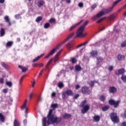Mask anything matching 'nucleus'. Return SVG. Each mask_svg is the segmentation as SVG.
I'll return each mask as SVG.
<instances>
[{"instance_id": "1", "label": "nucleus", "mask_w": 126, "mask_h": 126, "mask_svg": "<svg viewBox=\"0 0 126 126\" xmlns=\"http://www.w3.org/2000/svg\"><path fill=\"white\" fill-rule=\"evenodd\" d=\"M55 111L54 109H50L47 116V123L48 125H52V124H60L62 122L63 119L61 117H55V115L53 114V111Z\"/></svg>"}, {"instance_id": "2", "label": "nucleus", "mask_w": 126, "mask_h": 126, "mask_svg": "<svg viewBox=\"0 0 126 126\" xmlns=\"http://www.w3.org/2000/svg\"><path fill=\"white\" fill-rule=\"evenodd\" d=\"M73 36H74V33H71L66 38V39L64 40V41H62L61 43H60L58 46L51 50V51L48 53V54L45 57V59H49V57H51V56H53V55H54L55 53H56V51L59 50V49H60V47H62V45H63L64 43L67 42V41H68V40H70V39H71Z\"/></svg>"}, {"instance_id": "3", "label": "nucleus", "mask_w": 126, "mask_h": 126, "mask_svg": "<svg viewBox=\"0 0 126 126\" xmlns=\"http://www.w3.org/2000/svg\"><path fill=\"white\" fill-rule=\"evenodd\" d=\"M88 23H89V22L86 21L84 24L80 27L76 32V37H79V36H81V37H85V36H86V33H83V31H84L85 27L87 26Z\"/></svg>"}, {"instance_id": "4", "label": "nucleus", "mask_w": 126, "mask_h": 126, "mask_svg": "<svg viewBox=\"0 0 126 126\" xmlns=\"http://www.w3.org/2000/svg\"><path fill=\"white\" fill-rule=\"evenodd\" d=\"M87 101L85 100L82 101L80 103V107L82 108L81 109L82 114H86L87 112H88L90 109V106L88 104H86Z\"/></svg>"}, {"instance_id": "5", "label": "nucleus", "mask_w": 126, "mask_h": 126, "mask_svg": "<svg viewBox=\"0 0 126 126\" xmlns=\"http://www.w3.org/2000/svg\"><path fill=\"white\" fill-rule=\"evenodd\" d=\"M73 92L71 90H67L65 92H63L62 94V97L63 100L67 99L68 96H73Z\"/></svg>"}, {"instance_id": "6", "label": "nucleus", "mask_w": 126, "mask_h": 126, "mask_svg": "<svg viewBox=\"0 0 126 126\" xmlns=\"http://www.w3.org/2000/svg\"><path fill=\"white\" fill-rule=\"evenodd\" d=\"M110 119L112 122L115 124H118L120 123V118H119V117H118V115L116 113H112L110 114Z\"/></svg>"}, {"instance_id": "7", "label": "nucleus", "mask_w": 126, "mask_h": 126, "mask_svg": "<svg viewBox=\"0 0 126 126\" xmlns=\"http://www.w3.org/2000/svg\"><path fill=\"white\" fill-rule=\"evenodd\" d=\"M120 103H121V100H118L117 101H115L114 99H110L108 101V103L110 106H113L114 108H117L119 106H120Z\"/></svg>"}, {"instance_id": "8", "label": "nucleus", "mask_w": 126, "mask_h": 126, "mask_svg": "<svg viewBox=\"0 0 126 126\" xmlns=\"http://www.w3.org/2000/svg\"><path fill=\"white\" fill-rule=\"evenodd\" d=\"M81 91L83 94H85V95H89L91 93V91L89 90V87L87 86L82 87Z\"/></svg>"}, {"instance_id": "9", "label": "nucleus", "mask_w": 126, "mask_h": 126, "mask_svg": "<svg viewBox=\"0 0 126 126\" xmlns=\"http://www.w3.org/2000/svg\"><path fill=\"white\" fill-rule=\"evenodd\" d=\"M73 46H74V41H70L67 43L66 45V48L69 50V51H72V48H73Z\"/></svg>"}, {"instance_id": "10", "label": "nucleus", "mask_w": 126, "mask_h": 126, "mask_svg": "<svg viewBox=\"0 0 126 126\" xmlns=\"http://www.w3.org/2000/svg\"><path fill=\"white\" fill-rule=\"evenodd\" d=\"M125 72H126V70L124 68H122L120 69H119L117 71H115V73L116 75H124L125 74Z\"/></svg>"}, {"instance_id": "11", "label": "nucleus", "mask_w": 126, "mask_h": 126, "mask_svg": "<svg viewBox=\"0 0 126 126\" xmlns=\"http://www.w3.org/2000/svg\"><path fill=\"white\" fill-rule=\"evenodd\" d=\"M27 99H26L25 102H24L23 106L21 107V109L24 110V109H26L25 113L26 114H28V112H27V111H28V108H27Z\"/></svg>"}, {"instance_id": "12", "label": "nucleus", "mask_w": 126, "mask_h": 126, "mask_svg": "<svg viewBox=\"0 0 126 126\" xmlns=\"http://www.w3.org/2000/svg\"><path fill=\"white\" fill-rule=\"evenodd\" d=\"M117 91V88L112 86L109 88V92L112 94H115Z\"/></svg>"}, {"instance_id": "13", "label": "nucleus", "mask_w": 126, "mask_h": 126, "mask_svg": "<svg viewBox=\"0 0 126 126\" xmlns=\"http://www.w3.org/2000/svg\"><path fill=\"white\" fill-rule=\"evenodd\" d=\"M112 10L113 8L111 7L106 9L104 8L102 9V11H103V13H104V14H108V13H110V12H111V11H112Z\"/></svg>"}, {"instance_id": "14", "label": "nucleus", "mask_w": 126, "mask_h": 126, "mask_svg": "<svg viewBox=\"0 0 126 126\" xmlns=\"http://www.w3.org/2000/svg\"><path fill=\"white\" fill-rule=\"evenodd\" d=\"M4 19L5 21L7 23H8V26H11V25H12L11 22H10V19H9V17H8V16H5L4 17Z\"/></svg>"}, {"instance_id": "15", "label": "nucleus", "mask_w": 126, "mask_h": 126, "mask_svg": "<svg viewBox=\"0 0 126 126\" xmlns=\"http://www.w3.org/2000/svg\"><path fill=\"white\" fill-rule=\"evenodd\" d=\"M116 17H117V14H112L108 17V20H109V21H113V20H115V19H116Z\"/></svg>"}, {"instance_id": "16", "label": "nucleus", "mask_w": 126, "mask_h": 126, "mask_svg": "<svg viewBox=\"0 0 126 126\" xmlns=\"http://www.w3.org/2000/svg\"><path fill=\"white\" fill-rule=\"evenodd\" d=\"M63 118L64 120L66 119H70V118H71V114L68 113L64 114L63 116Z\"/></svg>"}, {"instance_id": "17", "label": "nucleus", "mask_w": 126, "mask_h": 126, "mask_svg": "<svg viewBox=\"0 0 126 126\" xmlns=\"http://www.w3.org/2000/svg\"><path fill=\"white\" fill-rule=\"evenodd\" d=\"M19 68H20V69L22 70V72H26L27 70H28V68H26L25 66L19 65L18 66Z\"/></svg>"}, {"instance_id": "18", "label": "nucleus", "mask_w": 126, "mask_h": 126, "mask_svg": "<svg viewBox=\"0 0 126 126\" xmlns=\"http://www.w3.org/2000/svg\"><path fill=\"white\" fill-rule=\"evenodd\" d=\"M82 22V21H81L80 22H79L77 24H76L75 25H74L73 26H71L69 29V31H72V30H73V29H75V28L77 26H78V25H79V24H80V23H81Z\"/></svg>"}, {"instance_id": "19", "label": "nucleus", "mask_w": 126, "mask_h": 126, "mask_svg": "<svg viewBox=\"0 0 126 126\" xmlns=\"http://www.w3.org/2000/svg\"><path fill=\"white\" fill-rule=\"evenodd\" d=\"M44 55H45L44 54H42L40 56H37L32 60V63H35V62H37V61H39V60H40V59H41V58H42V57H43Z\"/></svg>"}, {"instance_id": "20", "label": "nucleus", "mask_w": 126, "mask_h": 126, "mask_svg": "<svg viewBox=\"0 0 126 126\" xmlns=\"http://www.w3.org/2000/svg\"><path fill=\"white\" fill-rule=\"evenodd\" d=\"M93 119L94 122H98L100 121V117L99 115H95L93 117Z\"/></svg>"}, {"instance_id": "21", "label": "nucleus", "mask_w": 126, "mask_h": 126, "mask_svg": "<svg viewBox=\"0 0 126 126\" xmlns=\"http://www.w3.org/2000/svg\"><path fill=\"white\" fill-rule=\"evenodd\" d=\"M98 82H97L96 81H91L90 82H89V84L90 85V86L91 87V88H93V87H94V84L95 83H97Z\"/></svg>"}, {"instance_id": "22", "label": "nucleus", "mask_w": 126, "mask_h": 126, "mask_svg": "<svg viewBox=\"0 0 126 126\" xmlns=\"http://www.w3.org/2000/svg\"><path fill=\"white\" fill-rule=\"evenodd\" d=\"M75 69L76 71H80L81 70H82V68L79 64H77L75 66Z\"/></svg>"}, {"instance_id": "23", "label": "nucleus", "mask_w": 126, "mask_h": 126, "mask_svg": "<svg viewBox=\"0 0 126 126\" xmlns=\"http://www.w3.org/2000/svg\"><path fill=\"white\" fill-rule=\"evenodd\" d=\"M53 60H54V59L51 58L50 59V60L47 63L46 66V68L47 69H49V66H50V64H51L53 62Z\"/></svg>"}, {"instance_id": "24", "label": "nucleus", "mask_w": 126, "mask_h": 126, "mask_svg": "<svg viewBox=\"0 0 126 126\" xmlns=\"http://www.w3.org/2000/svg\"><path fill=\"white\" fill-rule=\"evenodd\" d=\"M12 45H13V42L9 41L7 42L5 46L6 48H10V47H11Z\"/></svg>"}, {"instance_id": "25", "label": "nucleus", "mask_w": 126, "mask_h": 126, "mask_svg": "<svg viewBox=\"0 0 126 126\" xmlns=\"http://www.w3.org/2000/svg\"><path fill=\"white\" fill-rule=\"evenodd\" d=\"M5 34V30L3 28H1L0 31V35L1 37L4 36Z\"/></svg>"}, {"instance_id": "26", "label": "nucleus", "mask_w": 126, "mask_h": 126, "mask_svg": "<svg viewBox=\"0 0 126 126\" xmlns=\"http://www.w3.org/2000/svg\"><path fill=\"white\" fill-rule=\"evenodd\" d=\"M105 15V14L104 13L103 10H102L101 11H100L99 12H98L96 14V16L97 17V18H99L101 17V16H103V15Z\"/></svg>"}, {"instance_id": "27", "label": "nucleus", "mask_w": 126, "mask_h": 126, "mask_svg": "<svg viewBox=\"0 0 126 126\" xmlns=\"http://www.w3.org/2000/svg\"><path fill=\"white\" fill-rule=\"evenodd\" d=\"M110 109V105H106L105 106L102 108V110L103 112H106V111H108Z\"/></svg>"}, {"instance_id": "28", "label": "nucleus", "mask_w": 126, "mask_h": 126, "mask_svg": "<svg viewBox=\"0 0 126 126\" xmlns=\"http://www.w3.org/2000/svg\"><path fill=\"white\" fill-rule=\"evenodd\" d=\"M13 125H14V126H20V123H19V121H18V120L16 119L14 120Z\"/></svg>"}, {"instance_id": "29", "label": "nucleus", "mask_w": 126, "mask_h": 126, "mask_svg": "<svg viewBox=\"0 0 126 126\" xmlns=\"http://www.w3.org/2000/svg\"><path fill=\"white\" fill-rule=\"evenodd\" d=\"M97 55H98V52H97V51L93 50L91 52V56H92V57H96Z\"/></svg>"}, {"instance_id": "30", "label": "nucleus", "mask_w": 126, "mask_h": 126, "mask_svg": "<svg viewBox=\"0 0 126 126\" xmlns=\"http://www.w3.org/2000/svg\"><path fill=\"white\" fill-rule=\"evenodd\" d=\"M122 0H117L116 1H114L113 3L112 6H111L112 9L114 8V7H115V6H116V5H117V4H118V3H119V2H121V1H122Z\"/></svg>"}, {"instance_id": "31", "label": "nucleus", "mask_w": 126, "mask_h": 126, "mask_svg": "<svg viewBox=\"0 0 126 126\" xmlns=\"http://www.w3.org/2000/svg\"><path fill=\"white\" fill-rule=\"evenodd\" d=\"M117 59L118 61H125V56L122 55H119Z\"/></svg>"}, {"instance_id": "32", "label": "nucleus", "mask_w": 126, "mask_h": 126, "mask_svg": "<svg viewBox=\"0 0 126 126\" xmlns=\"http://www.w3.org/2000/svg\"><path fill=\"white\" fill-rule=\"evenodd\" d=\"M51 108H52L53 110H56L57 108H58V104L57 103H52L51 105Z\"/></svg>"}, {"instance_id": "33", "label": "nucleus", "mask_w": 126, "mask_h": 126, "mask_svg": "<svg viewBox=\"0 0 126 126\" xmlns=\"http://www.w3.org/2000/svg\"><path fill=\"white\" fill-rule=\"evenodd\" d=\"M0 121L2 123H4L5 121V118H4V116L1 113H0Z\"/></svg>"}, {"instance_id": "34", "label": "nucleus", "mask_w": 126, "mask_h": 126, "mask_svg": "<svg viewBox=\"0 0 126 126\" xmlns=\"http://www.w3.org/2000/svg\"><path fill=\"white\" fill-rule=\"evenodd\" d=\"M42 126H47V118H46V117H43L42 118Z\"/></svg>"}, {"instance_id": "35", "label": "nucleus", "mask_w": 126, "mask_h": 126, "mask_svg": "<svg viewBox=\"0 0 126 126\" xmlns=\"http://www.w3.org/2000/svg\"><path fill=\"white\" fill-rule=\"evenodd\" d=\"M1 65L3 68H5V69H8V65H7V64L4 63V62H1Z\"/></svg>"}, {"instance_id": "36", "label": "nucleus", "mask_w": 126, "mask_h": 126, "mask_svg": "<svg viewBox=\"0 0 126 126\" xmlns=\"http://www.w3.org/2000/svg\"><path fill=\"white\" fill-rule=\"evenodd\" d=\"M42 5H44V2L43 0H39L37 2V6L38 7H41V6H42Z\"/></svg>"}, {"instance_id": "37", "label": "nucleus", "mask_w": 126, "mask_h": 126, "mask_svg": "<svg viewBox=\"0 0 126 126\" xmlns=\"http://www.w3.org/2000/svg\"><path fill=\"white\" fill-rule=\"evenodd\" d=\"M5 84L7 86H8L10 88L12 87V82L10 81H7L5 83Z\"/></svg>"}, {"instance_id": "38", "label": "nucleus", "mask_w": 126, "mask_h": 126, "mask_svg": "<svg viewBox=\"0 0 126 126\" xmlns=\"http://www.w3.org/2000/svg\"><path fill=\"white\" fill-rule=\"evenodd\" d=\"M99 99L101 102H105L106 100V96L104 95H100L99 97Z\"/></svg>"}, {"instance_id": "39", "label": "nucleus", "mask_w": 126, "mask_h": 126, "mask_svg": "<svg viewBox=\"0 0 126 126\" xmlns=\"http://www.w3.org/2000/svg\"><path fill=\"white\" fill-rule=\"evenodd\" d=\"M64 85L63 82H59L58 84V87L60 88V89H62V88H63Z\"/></svg>"}, {"instance_id": "40", "label": "nucleus", "mask_w": 126, "mask_h": 126, "mask_svg": "<svg viewBox=\"0 0 126 126\" xmlns=\"http://www.w3.org/2000/svg\"><path fill=\"white\" fill-rule=\"evenodd\" d=\"M89 41H87L86 42H85L84 43H82L81 44H80L79 45H78L77 48H80V47H82V46H85V45H87V44H88L89 43Z\"/></svg>"}, {"instance_id": "41", "label": "nucleus", "mask_w": 126, "mask_h": 126, "mask_svg": "<svg viewBox=\"0 0 126 126\" xmlns=\"http://www.w3.org/2000/svg\"><path fill=\"white\" fill-rule=\"evenodd\" d=\"M43 19V18L41 16L37 17L35 20L36 22H40Z\"/></svg>"}, {"instance_id": "42", "label": "nucleus", "mask_w": 126, "mask_h": 126, "mask_svg": "<svg viewBox=\"0 0 126 126\" xmlns=\"http://www.w3.org/2000/svg\"><path fill=\"white\" fill-rule=\"evenodd\" d=\"M121 80L122 81H124V82H126V76L123 75L121 76Z\"/></svg>"}, {"instance_id": "43", "label": "nucleus", "mask_w": 126, "mask_h": 126, "mask_svg": "<svg viewBox=\"0 0 126 126\" xmlns=\"http://www.w3.org/2000/svg\"><path fill=\"white\" fill-rule=\"evenodd\" d=\"M49 22L50 23H56V19L55 18H51L49 20Z\"/></svg>"}, {"instance_id": "44", "label": "nucleus", "mask_w": 126, "mask_h": 126, "mask_svg": "<svg viewBox=\"0 0 126 126\" xmlns=\"http://www.w3.org/2000/svg\"><path fill=\"white\" fill-rule=\"evenodd\" d=\"M48 27H50V24H49V23H45L44 25L45 29H47Z\"/></svg>"}, {"instance_id": "45", "label": "nucleus", "mask_w": 126, "mask_h": 126, "mask_svg": "<svg viewBox=\"0 0 126 126\" xmlns=\"http://www.w3.org/2000/svg\"><path fill=\"white\" fill-rule=\"evenodd\" d=\"M70 61L72 63H76L77 61H76V59L73 58H71L70 59Z\"/></svg>"}, {"instance_id": "46", "label": "nucleus", "mask_w": 126, "mask_h": 126, "mask_svg": "<svg viewBox=\"0 0 126 126\" xmlns=\"http://www.w3.org/2000/svg\"><path fill=\"white\" fill-rule=\"evenodd\" d=\"M97 7V4L94 3V4H92L91 6L92 9H95Z\"/></svg>"}, {"instance_id": "47", "label": "nucleus", "mask_w": 126, "mask_h": 126, "mask_svg": "<svg viewBox=\"0 0 126 126\" xmlns=\"http://www.w3.org/2000/svg\"><path fill=\"white\" fill-rule=\"evenodd\" d=\"M8 92V89L6 88V89H3L2 90V92L3 93H4V94H6V93H7V92Z\"/></svg>"}, {"instance_id": "48", "label": "nucleus", "mask_w": 126, "mask_h": 126, "mask_svg": "<svg viewBox=\"0 0 126 126\" xmlns=\"http://www.w3.org/2000/svg\"><path fill=\"white\" fill-rule=\"evenodd\" d=\"M126 40L124 41L122 44H121V47L122 48H124V47H126Z\"/></svg>"}, {"instance_id": "49", "label": "nucleus", "mask_w": 126, "mask_h": 126, "mask_svg": "<svg viewBox=\"0 0 126 126\" xmlns=\"http://www.w3.org/2000/svg\"><path fill=\"white\" fill-rule=\"evenodd\" d=\"M105 18V17H103L102 18L100 19L99 20L97 21L96 23H100V22H102V21H103V20H104Z\"/></svg>"}, {"instance_id": "50", "label": "nucleus", "mask_w": 126, "mask_h": 126, "mask_svg": "<svg viewBox=\"0 0 126 126\" xmlns=\"http://www.w3.org/2000/svg\"><path fill=\"white\" fill-rule=\"evenodd\" d=\"M0 83L1 84H3L4 83V79L2 78H0Z\"/></svg>"}, {"instance_id": "51", "label": "nucleus", "mask_w": 126, "mask_h": 126, "mask_svg": "<svg viewBox=\"0 0 126 126\" xmlns=\"http://www.w3.org/2000/svg\"><path fill=\"white\" fill-rule=\"evenodd\" d=\"M59 60V56H57L56 55L55 57L54 58V62L57 63L58 61Z\"/></svg>"}, {"instance_id": "52", "label": "nucleus", "mask_w": 126, "mask_h": 126, "mask_svg": "<svg viewBox=\"0 0 126 126\" xmlns=\"http://www.w3.org/2000/svg\"><path fill=\"white\" fill-rule=\"evenodd\" d=\"M15 19H19L20 18V14H16L15 16Z\"/></svg>"}, {"instance_id": "53", "label": "nucleus", "mask_w": 126, "mask_h": 126, "mask_svg": "<svg viewBox=\"0 0 126 126\" xmlns=\"http://www.w3.org/2000/svg\"><path fill=\"white\" fill-rule=\"evenodd\" d=\"M108 69L109 71H112L114 69V67H113V66H109Z\"/></svg>"}, {"instance_id": "54", "label": "nucleus", "mask_w": 126, "mask_h": 126, "mask_svg": "<svg viewBox=\"0 0 126 126\" xmlns=\"http://www.w3.org/2000/svg\"><path fill=\"white\" fill-rule=\"evenodd\" d=\"M23 78H24V76H22L21 78L20 81H19V85H21V82H22V80H23Z\"/></svg>"}, {"instance_id": "55", "label": "nucleus", "mask_w": 126, "mask_h": 126, "mask_svg": "<svg viewBox=\"0 0 126 126\" xmlns=\"http://www.w3.org/2000/svg\"><path fill=\"white\" fill-rule=\"evenodd\" d=\"M97 18H98V17L97 16V15H96L93 16V17H92V19L93 20H96V19H97Z\"/></svg>"}, {"instance_id": "56", "label": "nucleus", "mask_w": 126, "mask_h": 126, "mask_svg": "<svg viewBox=\"0 0 126 126\" xmlns=\"http://www.w3.org/2000/svg\"><path fill=\"white\" fill-rule=\"evenodd\" d=\"M78 6H79V7H83V3L79 2L78 3Z\"/></svg>"}, {"instance_id": "57", "label": "nucleus", "mask_w": 126, "mask_h": 126, "mask_svg": "<svg viewBox=\"0 0 126 126\" xmlns=\"http://www.w3.org/2000/svg\"><path fill=\"white\" fill-rule=\"evenodd\" d=\"M78 97H79V94H76L74 96L73 98L75 99H77V98H78Z\"/></svg>"}, {"instance_id": "58", "label": "nucleus", "mask_w": 126, "mask_h": 126, "mask_svg": "<svg viewBox=\"0 0 126 126\" xmlns=\"http://www.w3.org/2000/svg\"><path fill=\"white\" fill-rule=\"evenodd\" d=\"M103 58L101 57H98L97 58V61H100L101 62H102L103 61Z\"/></svg>"}, {"instance_id": "59", "label": "nucleus", "mask_w": 126, "mask_h": 126, "mask_svg": "<svg viewBox=\"0 0 126 126\" xmlns=\"http://www.w3.org/2000/svg\"><path fill=\"white\" fill-rule=\"evenodd\" d=\"M56 95H57V93H56L55 92H53L51 94V96L52 97H56Z\"/></svg>"}, {"instance_id": "60", "label": "nucleus", "mask_w": 126, "mask_h": 126, "mask_svg": "<svg viewBox=\"0 0 126 126\" xmlns=\"http://www.w3.org/2000/svg\"><path fill=\"white\" fill-rule=\"evenodd\" d=\"M39 63H33L32 64V66H33V67H35L36 66H38Z\"/></svg>"}, {"instance_id": "61", "label": "nucleus", "mask_w": 126, "mask_h": 126, "mask_svg": "<svg viewBox=\"0 0 126 126\" xmlns=\"http://www.w3.org/2000/svg\"><path fill=\"white\" fill-rule=\"evenodd\" d=\"M79 88H80V86L79 85H76L75 86L76 90H77L79 89Z\"/></svg>"}, {"instance_id": "62", "label": "nucleus", "mask_w": 126, "mask_h": 126, "mask_svg": "<svg viewBox=\"0 0 126 126\" xmlns=\"http://www.w3.org/2000/svg\"><path fill=\"white\" fill-rule=\"evenodd\" d=\"M38 67H43L44 66V64L43 63H39L38 65Z\"/></svg>"}, {"instance_id": "63", "label": "nucleus", "mask_w": 126, "mask_h": 126, "mask_svg": "<svg viewBox=\"0 0 126 126\" xmlns=\"http://www.w3.org/2000/svg\"><path fill=\"white\" fill-rule=\"evenodd\" d=\"M63 51V50L60 51L59 52H58V53L56 54V56L57 57H59L60 55H61V53H62V51Z\"/></svg>"}, {"instance_id": "64", "label": "nucleus", "mask_w": 126, "mask_h": 126, "mask_svg": "<svg viewBox=\"0 0 126 126\" xmlns=\"http://www.w3.org/2000/svg\"><path fill=\"white\" fill-rule=\"evenodd\" d=\"M121 126H126V122H123L121 124Z\"/></svg>"}]
</instances>
